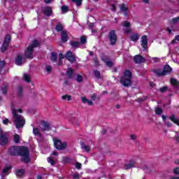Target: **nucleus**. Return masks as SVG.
<instances>
[{"instance_id": "nucleus-61", "label": "nucleus", "mask_w": 179, "mask_h": 179, "mask_svg": "<svg viewBox=\"0 0 179 179\" xmlns=\"http://www.w3.org/2000/svg\"><path fill=\"white\" fill-rule=\"evenodd\" d=\"M52 156H58V152H57L56 151H53L52 153Z\"/></svg>"}, {"instance_id": "nucleus-60", "label": "nucleus", "mask_w": 179, "mask_h": 179, "mask_svg": "<svg viewBox=\"0 0 179 179\" xmlns=\"http://www.w3.org/2000/svg\"><path fill=\"white\" fill-rule=\"evenodd\" d=\"M166 127H171L172 124L170 122H166Z\"/></svg>"}, {"instance_id": "nucleus-48", "label": "nucleus", "mask_w": 179, "mask_h": 179, "mask_svg": "<svg viewBox=\"0 0 179 179\" xmlns=\"http://www.w3.org/2000/svg\"><path fill=\"white\" fill-rule=\"evenodd\" d=\"M76 168L78 169V170H80V169H82V164L79 163V162H77L76 164Z\"/></svg>"}, {"instance_id": "nucleus-3", "label": "nucleus", "mask_w": 179, "mask_h": 179, "mask_svg": "<svg viewBox=\"0 0 179 179\" xmlns=\"http://www.w3.org/2000/svg\"><path fill=\"white\" fill-rule=\"evenodd\" d=\"M37 47H40V43L37 41H34L31 45H29L25 50L26 58L33 59V58H34V56H33V52L34 51V48Z\"/></svg>"}, {"instance_id": "nucleus-55", "label": "nucleus", "mask_w": 179, "mask_h": 179, "mask_svg": "<svg viewBox=\"0 0 179 179\" xmlns=\"http://www.w3.org/2000/svg\"><path fill=\"white\" fill-rule=\"evenodd\" d=\"M130 138H131V139H132V141H136L137 136L136 134H131V135H130Z\"/></svg>"}, {"instance_id": "nucleus-22", "label": "nucleus", "mask_w": 179, "mask_h": 179, "mask_svg": "<svg viewBox=\"0 0 179 179\" xmlns=\"http://www.w3.org/2000/svg\"><path fill=\"white\" fill-rule=\"evenodd\" d=\"M25 171L24 169H18L16 171L15 174L17 177H23L24 176Z\"/></svg>"}, {"instance_id": "nucleus-12", "label": "nucleus", "mask_w": 179, "mask_h": 179, "mask_svg": "<svg viewBox=\"0 0 179 179\" xmlns=\"http://www.w3.org/2000/svg\"><path fill=\"white\" fill-rule=\"evenodd\" d=\"M8 143V134H3L0 135V145L3 146Z\"/></svg>"}, {"instance_id": "nucleus-9", "label": "nucleus", "mask_w": 179, "mask_h": 179, "mask_svg": "<svg viewBox=\"0 0 179 179\" xmlns=\"http://www.w3.org/2000/svg\"><path fill=\"white\" fill-rule=\"evenodd\" d=\"M20 147L12 146L8 149V155L10 156H19Z\"/></svg>"}, {"instance_id": "nucleus-63", "label": "nucleus", "mask_w": 179, "mask_h": 179, "mask_svg": "<svg viewBox=\"0 0 179 179\" xmlns=\"http://www.w3.org/2000/svg\"><path fill=\"white\" fill-rule=\"evenodd\" d=\"M96 97H97V96L94 94L92 96V100H96Z\"/></svg>"}, {"instance_id": "nucleus-44", "label": "nucleus", "mask_w": 179, "mask_h": 179, "mask_svg": "<svg viewBox=\"0 0 179 179\" xmlns=\"http://www.w3.org/2000/svg\"><path fill=\"white\" fill-rule=\"evenodd\" d=\"M73 178L74 179H80V175L78 173H73Z\"/></svg>"}, {"instance_id": "nucleus-5", "label": "nucleus", "mask_w": 179, "mask_h": 179, "mask_svg": "<svg viewBox=\"0 0 179 179\" xmlns=\"http://www.w3.org/2000/svg\"><path fill=\"white\" fill-rule=\"evenodd\" d=\"M54 146L57 150H64L68 147V143L66 141H61L60 139L55 138L53 139Z\"/></svg>"}, {"instance_id": "nucleus-49", "label": "nucleus", "mask_w": 179, "mask_h": 179, "mask_svg": "<svg viewBox=\"0 0 179 179\" xmlns=\"http://www.w3.org/2000/svg\"><path fill=\"white\" fill-rule=\"evenodd\" d=\"M10 170V167H6L3 170V174H7V173Z\"/></svg>"}, {"instance_id": "nucleus-33", "label": "nucleus", "mask_w": 179, "mask_h": 179, "mask_svg": "<svg viewBox=\"0 0 179 179\" xmlns=\"http://www.w3.org/2000/svg\"><path fill=\"white\" fill-rule=\"evenodd\" d=\"M64 57L62 53L59 54V63L58 65H61L62 64V59H64Z\"/></svg>"}, {"instance_id": "nucleus-10", "label": "nucleus", "mask_w": 179, "mask_h": 179, "mask_svg": "<svg viewBox=\"0 0 179 179\" xmlns=\"http://www.w3.org/2000/svg\"><path fill=\"white\" fill-rule=\"evenodd\" d=\"M66 59L69 61L71 64H73L76 61L75 58V55H73L71 51H68L65 55Z\"/></svg>"}, {"instance_id": "nucleus-40", "label": "nucleus", "mask_w": 179, "mask_h": 179, "mask_svg": "<svg viewBox=\"0 0 179 179\" xmlns=\"http://www.w3.org/2000/svg\"><path fill=\"white\" fill-rule=\"evenodd\" d=\"M1 91L3 94H6V92H8V86L5 85L1 87Z\"/></svg>"}, {"instance_id": "nucleus-4", "label": "nucleus", "mask_w": 179, "mask_h": 179, "mask_svg": "<svg viewBox=\"0 0 179 179\" xmlns=\"http://www.w3.org/2000/svg\"><path fill=\"white\" fill-rule=\"evenodd\" d=\"M18 156H22L21 161L24 163H29L30 152H29V148L27 147H20Z\"/></svg>"}, {"instance_id": "nucleus-43", "label": "nucleus", "mask_w": 179, "mask_h": 179, "mask_svg": "<svg viewBox=\"0 0 179 179\" xmlns=\"http://www.w3.org/2000/svg\"><path fill=\"white\" fill-rule=\"evenodd\" d=\"M48 163H50V164L52 166H54V164H55V161L54 159H51V157H50L48 158Z\"/></svg>"}, {"instance_id": "nucleus-58", "label": "nucleus", "mask_w": 179, "mask_h": 179, "mask_svg": "<svg viewBox=\"0 0 179 179\" xmlns=\"http://www.w3.org/2000/svg\"><path fill=\"white\" fill-rule=\"evenodd\" d=\"M111 10H113V12H115V6L114 4L111 5Z\"/></svg>"}, {"instance_id": "nucleus-32", "label": "nucleus", "mask_w": 179, "mask_h": 179, "mask_svg": "<svg viewBox=\"0 0 179 179\" xmlns=\"http://www.w3.org/2000/svg\"><path fill=\"white\" fill-rule=\"evenodd\" d=\"M56 30L57 31H62L64 30V27L61 24H58L56 25Z\"/></svg>"}, {"instance_id": "nucleus-8", "label": "nucleus", "mask_w": 179, "mask_h": 179, "mask_svg": "<svg viewBox=\"0 0 179 179\" xmlns=\"http://www.w3.org/2000/svg\"><path fill=\"white\" fill-rule=\"evenodd\" d=\"M108 38L110 42V45H115V43H117V34L115 30H111L109 32Z\"/></svg>"}, {"instance_id": "nucleus-17", "label": "nucleus", "mask_w": 179, "mask_h": 179, "mask_svg": "<svg viewBox=\"0 0 179 179\" xmlns=\"http://www.w3.org/2000/svg\"><path fill=\"white\" fill-rule=\"evenodd\" d=\"M43 10L45 16H51L52 13V8H51V7H45Z\"/></svg>"}, {"instance_id": "nucleus-56", "label": "nucleus", "mask_w": 179, "mask_h": 179, "mask_svg": "<svg viewBox=\"0 0 179 179\" xmlns=\"http://www.w3.org/2000/svg\"><path fill=\"white\" fill-rule=\"evenodd\" d=\"M3 124H4V125H8V124H9V119H7V118L4 119L3 120Z\"/></svg>"}, {"instance_id": "nucleus-26", "label": "nucleus", "mask_w": 179, "mask_h": 179, "mask_svg": "<svg viewBox=\"0 0 179 179\" xmlns=\"http://www.w3.org/2000/svg\"><path fill=\"white\" fill-rule=\"evenodd\" d=\"M70 45H71L72 48H78L79 47V42L78 41H70Z\"/></svg>"}, {"instance_id": "nucleus-7", "label": "nucleus", "mask_w": 179, "mask_h": 179, "mask_svg": "<svg viewBox=\"0 0 179 179\" xmlns=\"http://www.w3.org/2000/svg\"><path fill=\"white\" fill-rule=\"evenodd\" d=\"M10 40L11 38L10 35H6L1 48V52H5V51H6L8 47H9V43H10Z\"/></svg>"}, {"instance_id": "nucleus-47", "label": "nucleus", "mask_w": 179, "mask_h": 179, "mask_svg": "<svg viewBox=\"0 0 179 179\" xmlns=\"http://www.w3.org/2000/svg\"><path fill=\"white\" fill-rule=\"evenodd\" d=\"M94 76L97 78V79H100V71H94Z\"/></svg>"}, {"instance_id": "nucleus-30", "label": "nucleus", "mask_w": 179, "mask_h": 179, "mask_svg": "<svg viewBox=\"0 0 179 179\" xmlns=\"http://www.w3.org/2000/svg\"><path fill=\"white\" fill-rule=\"evenodd\" d=\"M62 100H67V101H71V100H72V96L71 95H63L62 96Z\"/></svg>"}, {"instance_id": "nucleus-36", "label": "nucleus", "mask_w": 179, "mask_h": 179, "mask_svg": "<svg viewBox=\"0 0 179 179\" xmlns=\"http://www.w3.org/2000/svg\"><path fill=\"white\" fill-rule=\"evenodd\" d=\"M22 92H23V88L22 87V86H19L17 87V94L18 96H20V97H21Z\"/></svg>"}, {"instance_id": "nucleus-2", "label": "nucleus", "mask_w": 179, "mask_h": 179, "mask_svg": "<svg viewBox=\"0 0 179 179\" xmlns=\"http://www.w3.org/2000/svg\"><path fill=\"white\" fill-rule=\"evenodd\" d=\"M131 79H132V73L129 70H126L124 72V76L120 79V83L125 87H128V86L132 85Z\"/></svg>"}, {"instance_id": "nucleus-50", "label": "nucleus", "mask_w": 179, "mask_h": 179, "mask_svg": "<svg viewBox=\"0 0 179 179\" xmlns=\"http://www.w3.org/2000/svg\"><path fill=\"white\" fill-rule=\"evenodd\" d=\"M160 92L161 93H164V92L167 91V87H163L159 88Z\"/></svg>"}, {"instance_id": "nucleus-38", "label": "nucleus", "mask_w": 179, "mask_h": 179, "mask_svg": "<svg viewBox=\"0 0 179 179\" xmlns=\"http://www.w3.org/2000/svg\"><path fill=\"white\" fill-rule=\"evenodd\" d=\"M120 10L122 12H127V10H128V7L125 6L124 4H122L120 5Z\"/></svg>"}, {"instance_id": "nucleus-42", "label": "nucleus", "mask_w": 179, "mask_h": 179, "mask_svg": "<svg viewBox=\"0 0 179 179\" xmlns=\"http://www.w3.org/2000/svg\"><path fill=\"white\" fill-rule=\"evenodd\" d=\"M72 1L76 3L77 6H80V5H82V0H72Z\"/></svg>"}, {"instance_id": "nucleus-11", "label": "nucleus", "mask_w": 179, "mask_h": 179, "mask_svg": "<svg viewBox=\"0 0 179 179\" xmlns=\"http://www.w3.org/2000/svg\"><path fill=\"white\" fill-rule=\"evenodd\" d=\"M40 129L43 132H45V131H50L51 127H50V124L46 122H43L40 126Z\"/></svg>"}, {"instance_id": "nucleus-15", "label": "nucleus", "mask_w": 179, "mask_h": 179, "mask_svg": "<svg viewBox=\"0 0 179 179\" xmlns=\"http://www.w3.org/2000/svg\"><path fill=\"white\" fill-rule=\"evenodd\" d=\"M141 45L144 50H146V47H148V36L144 35L141 37Z\"/></svg>"}, {"instance_id": "nucleus-53", "label": "nucleus", "mask_w": 179, "mask_h": 179, "mask_svg": "<svg viewBox=\"0 0 179 179\" xmlns=\"http://www.w3.org/2000/svg\"><path fill=\"white\" fill-rule=\"evenodd\" d=\"M87 99H86V97H85V96H82L81 97V101H82V103H83L84 104L85 103H87Z\"/></svg>"}, {"instance_id": "nucleus-29", "label": "nucleus", "mask_w": 179, "mask_h": 179, "mask_svg": "<svg viewBox=\"0 0 179 179\" xmlns=\"http://www.w3.org/2000/svg\"><path fill=\"white\" fill-rule=\"evenodd\" d=\"M139 39V35L138 34H133L131 36V41H138Z\"/></svg>"}, {"instance_id": "nucleus-23", "label": "nucleus", "mask_w": 179, "mask_h": 179, "mask_svg": "<svg viewBox=\"0 0 179 179\" xmlns=\"http://www.w3.org/2000/svg\"><path fill=\"white\" fill-rule=\"evenodd\" d=\"M66 75L69 79H72V78H73V69H72V68H69L66 71Z\"/></svg>"}, {"instance_id": "nucleus-28", "label": "nucleus", "mask_w": 179, "mask_h": 179, "mask_svg": "<svg viewBox=\"0 0 179 179\" xmlns=\"http://www.w3.org/2000/svg\"><path fill=\"white\" fill-rule=\"evenodd\" d=\"M81 148L83 150H85V152H90V147L89 145H86L84 143H81Z\"/></svg>"}, {"instance_id": "nucleus-16", "label": "nucleus", "mask_w": 179, "mask_h": 179, "mask_svg": "<svg viewBox=\"0 0 179 179\" xmlns=\"http://www.w3.org/2000/svg\"><path fill=\"white\" fill-rule=\"evenodd\" d=\"M23 64H24V62H23V58L22 57V55H17L15 58V64L18 65V66H21V65H22Z\"/></svg>"}, {"instance_id": "nucleus-34", "label": "nucleus", "mask_w": 179, "mask_h": 179, "mask_svg": "<svg viewBox=\"0 0 179 179\" xmlns=\"http://www.w3.org/2000/svg\"><path fill=\"white\" fill-rule=\"evenodd\" d=\"M101 61L105 62V64L110 60V59L108 58V56H106V55H102L101 57Z\"/></svg>"}, {"instance_id": "nucleus-62", "label": "nucleus", "mask_w": 179, "mask_h": 179, "mask_svg": "<svg viewBox=\"0 0 179 179\" xmlns=\"http://www.w3.org/2000/svg\"><path fill=\"white\" fill-rule=\"evenodd\" d=\"M175 139H176V142H178L179 143V135L176 136Z\"/></svg>"}, {"instance_id": "nucleus-41", "label": "nucleus", "mask_w": 179, "mask_h": 179, "mask_svg": "<svg viewBox=\"0 0 179 179\" xmlns=\"http://www.w3.org/2000/svg\"><path fill=\"white\" fill-rule=\"evenodd\" d=\"M68 6H62V12L63 13H66V12H68Z\"/></svg>"}, {"instance_id": "nucleus-1", "label": "nucleus", "mask_w": 179, "mask_h": 179, "mask_svg": "<svg viewBox=\"0 0 179 179\" xmlns=\"http://www.w3.org/2000/svg\"><path fill=\"white\" fill-rule=\"evenodd\" d=\"M11 112L13 117V122L15 127L17 128V129L23 128L24 127V124H26V120L24 119V117H23L22 115H20L23 113L22 108L16 109L15 108V106L12 105ZM18 113H20V114Z\"/></svg>"}, {"instance_id": "nucleus-25", "label": "nucleus", "mask_w": 179, "mask_h": 179, "mask_svg": "<svg viewBox=\"0 0 179 179\" xmlns=\"http://www.w3.org/2000/svg\"><path fill=\"white\" fill-rule=\"evenodd\" d=\"M155 111L157 115H162L163 114V109L160 107L155 108Z\"/></svg>"}, {"instance_id": "nucleus-39", "label": "nucleus", "mask_w": 179, "mask_h": 179, "mask_svg": "<svg viewBox=\"0 0 179 179\" xmlns=\"http://www.w3.org/2000/svg\"><path fill=\"white\" fill-rule=\"evenodd\" d=\"M86 40H87L86 36H81L80 37L81 44H86V43H87V41Z\"/></svg>"}, {"instance_id": "nucleus-13", "label": "nucleus", "mask_w": 179, "mask_h": 179, "mask_svg": "<svg viewBox=\"0 0 179 179\" xmlns=\"http://www.w3.org/2000/svg\"><path fill=\"white\" fill-rule=\"evenodd\" d=\"M134 62L136 64H142L146 61L145 57H143L141 55H137L134 56Z\"/></svg>"}, {"instance_id": "nucleus-37", "label": "nucleus", "mask_w": 179, "mask_h": 179, "mask_svg": "<svg viewBox=\"0 0 179 179\" xmlns=\"http://www.w3.org/2000/svg\"><path fill=\"white\" fill-rule=\"evenodd\" d=\"M179 23V17H176L172 19V24H177Z\"/></svg>"}, {"instance_id": "nucleus-45", "label": "nucleus", "mask_w": 179, "mask_h": 179, "mask_svg": "<svg viewBox=\"0 0 179 179\" xmlns=\"http://www.w3.org/2000/svg\"><path fill=\"white\" fill-rule=\"evenodd\" d=\"M76 80H77V82H79V83L83 82V77L80 75H78L77 78H76Z\"/></svg>"}, {"instance_id": "nucleus-19", "label": "nucleus", "mask_w": 179, "mask_h": 179, "mask_svg": "<svg viewBox=\"0 0 179 179\" xmlns=\"http://www.w3.org/2000/svg\"><path fill=\"white\" fill-rule=\"evenodd\" d=\"M135 164H136L135 161L131 160L129 164H127L124 166V169L129 170V169H132V167H135Z\"/></svg>"}, {"instance_id": "nucleus-18", "label": "nucleus", "mask_w": 179, "mask_h": 179, "mask_svg": "<svg viewBox=\"0 0 179 179\" xmlns=\"http://www.w3.org/2000/svg\"><path fill=\"white\" fill-rule=\"evenodd\" d=\"M171 83L173 85V87L177 90H179V81L176 78H171Z\"/></svg>"}, {"instance_id": "nucleus-46", "label": "nucleus", "mask_w": 179, "mask_h": 179, "mask_svg": "<svg viewBox=\"0 0 179 179\" xmlns=\"http://www.w3.org/2000/svg\"><path fill=\"white\" fill-rule=\"evenodd\" d=\"M3 66H5V62L2 61L0 62V73L2 72V70L3 69Z\"/></svg>"}, {"instance_id": "nucleus-57", "label": "nucleus", "mask_w": 179, "mask_h": 179, "mask_svg": "<svg viewBox=\"0 0 179 179\" xmlns=\"http://www.w3.org/2000/svg\"><path fill=\"white\" fill-rule=\"evenodd\" d=\"M52 68L51 67V66H46V71L47 72H51Z\"/></svg>"}, {"instance_id": "nucleus-51", "label": "nucleus", "mask_w": 179, "mask_h": 179, "mask_svg": "<svg viewBox=\"0 0 179 179\" xmlns=\"http://www.w3.org/2000/svg\"><path fill=\"white\" fill-rule=\"evenodd\" d=\"M105 64H106V65H107V66H110V67L113 66V62L110 61V60L108 62H106Z\"/></svg>"}, {"instance_id": "nucleus-6", "label": "nucleus", "mask_w": 179, "mask_h": 179, "mask_svg": "<svg viewBox=\"0 0 179 179\" xmlns=\"http://www.w3.org/2000/svg\"><path fill=\"white\" fill-rule=\"evenodd\" d=\"M172 71L170 66L166 65L162 71H160V70H155L154 72L156 73L157 76H166V75H170Z\"/></svg>"}, {"instance_id": "nucleus-64", "label": "nucleus", "mask_w": 179, "mask_h": 179, "mask_svg": "<svg viewBox=\"0 0 179 179\" xmlns=\"http://www.w3.org/2000/svg\"><path fill=\"white\" fill-rule=\"evenodd\" d=\"M171 179H179V177L173 176L171 178Z\"/></svg>"}, {"instance_id": "nucleus-21", "label": "nucleus", "mask_w": 179, "mask_h": 179, "mask_svg": "<svg viewBox=\"0 0 179 179\" xmlns=\"http://www.w3.org/2000/svg\"><path fill=\"white\" fill-rule=\"evenodd\" d=\"M33 134L35 136H38V138H41L43 136L41 132H40V129L37 127L33 129Z\"/></svg>"}, {"instance_id": "nucleus-59", "label": "nucleus", "mask_w": 179, "mask_h": 179, "mask_svg": "<svg viewBox=\"0 0 179 179\" xmlns=\"http://www.w3.org/2000/svg\"><path fill=\"white\" fill-rule=\"evenodd\" d=\"M87 103L88 106H92L93 105V101H92L87 100Z\"/></svg>"}, {"instance_id": "nucleus-54", "label": "nucleus", "mask_w": 179, "mask_h": 179, "mask_svg": "<svg viewBox=\"0 0 179 179\" xmlns=\"http://www.w3.org/2000/svg\"><path fill=\"white\" fill-rule=\"evenodd\" d=\"M173 173L176 175L179 174V167H176L173 169Z\"/></svg>"}, {"instance_id": "nucleus-24", "label": "nucleus", "mask_w": 179, "mask_h": 179, "mask_svg": "<svg viewBox=\"0 0 179 179\" xmlns=\"http://www.w3.org/2000/svg\"><path fill=\"white\" fill-rule=\"evenodd\" d=\"M57 59H58V57L57 56V53H55V52H52L51 57H50L51 61L52 62H55Z\"/></svg>"}, {"instance_id": "nucleus-14", "label": "nucleus", "mask_w": 179, "mask_h": 179, "mask_svg": "<svg viewBox=\"0 0 179 179\" xmlns=\"http://www.w3.org/2000/svg\"><path fill=\"white\" fill-rule=\"evenodd\" d=\"M123 27H126L127 29H124V33H131V23L128 21H124L122 23Z\"/></svg>"}, {"instance_id": "nucleus-27", "label": "nucleus", "mask_w": 179, "mask_h": 179, "mask_svg": "<svg viewBox=\"0 0 179 179\" xmlns=\"http://www.w3.org/2000/svg\"><path fill=\"white\" fill-rule=\"evenodd\" d=\"M170 120H171V121L173 122V124H176V125H179V120L178 119H176V115H172L171 116H170Z\"/></svg>"}, {"instance_id": "nucleus-31", "label": "nucleus", "mask_w": 179, "mask_h": 179, "mask_svg": "<svg viewBox=\"0 0 179 179\" xmlns=\"http://www.w3.org/2000/svg\"><path fill=\"white\" fill-rule=\"evenodd\" d=\"M14 142H15V143H20V136H19V134H15L14 136Z\"/></svg>"}, {"instance_id": "nucleus-52", "label": "nucleus", "mask_w": 179, "mask_h": 179, "mask_svg": "<svg viewBox=\"0 0 179 179\" xmlns=\"http://www.w3.org/2000/svg\"><path fill=\"white\" fill-rule=\"evenodd\" d=\"M152 61H153V62H159L160 61V59L159 57H152L151 58Z\"/></svg>"}, {"instance_id": "nucleus-20", "label": "nucleus", "mask_w": 179, "mask_h": 179, "mask_svg": "<svg viewBox=\"0 0 179 179\" xmlns=\"http://www.w3.org/2000/svg\"><path fill=\"white\" fill-rule=\"evenodd\" d=\"M62 41L63 43H66L68 41V34H66V31H62L61 34Z\"/></svg>"}, {"instance_id": "nucleus-35", "label": "nucleus", "mask_w": 179, "mask_h": 179, "mask_svg": "<svg viewBox=\"0 0 179 179\" xmlns=\"http://www.w3.org/2000/svg\"><path fill=\"white\" fill-rule=\"evenodd\" d=\"M24 79L25 82H27L28 83H29L30 82V76L29 74H24Z\"/></svg>"}]
</instances>
